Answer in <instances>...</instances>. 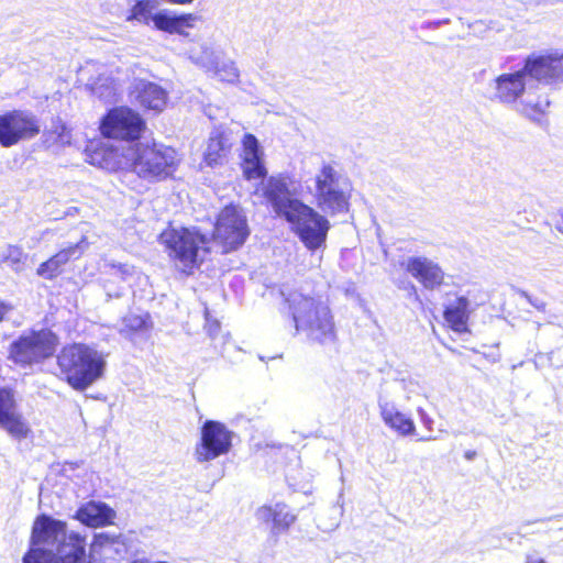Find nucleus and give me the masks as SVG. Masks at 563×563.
Returning <instances> with one entry per match:
<instances>
[{
	"instance_id": "obj_11",
	"label": "nucleus",
	"mask_w": 563,
	"mask_h": 563,
	"mask_svg": "<svg viewBox=\"0 0 563 563\" xmlns=\"http://www.w3.org/2000/svg\"><path fill=\"white\" fill-rule=\"evenodd\" d=\"M41 133L37 118L22 109H11L0 113V145L12 147L20 142L35 139Z\"/></svg>"
},
{
	"instance_id": "obj_33",
	"label": "nucleus",
	"mask_w": 563,
	"mask_h": 563,
	"mask_svg": "<svg viewBox=\"0 0 563 563\" xmlns=\"http://www.w3.org/2000/svg\"><path fill=\"white\" fill-rule=\"evenodd\" d=\"M475 455H476L475 451H467V452H465V457L467 460H472Z\"/></svg>"
},
{
	"instance_id": "obj_8",
	"label": "nucleus",
	"mask_w": 563,
	"mask_h": 563,
	"mask_svg": "<svg viewBox=\"0 0 563 563\" xmlns=\"http://www.w3.org/2000/svg\"><path fill=\"white\" fill-rule=\"evenodd\" d=\"M284 219L307 250L313 252L325 245L330 222L312 207L302 201H294Z\"/></svg>"
},
{
	"instance_id": "obj_10",
	"label": "nucleus",
	"mask_w": 563,
	"mask_h": 563,
	"mask_svg": "<svg viewBox=\"0 0 563 563\" xmlns=\"http://www.w3.org/2000/svg\"><path fill=\"white\" fill-rule=\"evenodd\" d=\"M340 174L331 164H323L314 178V203L325 214L349 211L351 192L340 187Z\"/></svg>"
},
{
	"instance_id": "obj_4",
	"label": "nucleus",
	"mask_w": 563,
	"mask_h": 563,
	"mask_svg": "<svg viewBox=\"0 0 563 563\" xmlns=\"http://www.w3.org/2000/svg\"><path fill=\"white\" fill-rule=\"evenodd\" d=\"M288 302L298 331H305L311 341L319 344L336 340L333 314L329 306L306 295H294L288 298Z\"/></svg>"
},
{
	"instance_id": "obj_9",
	"label": "nucleus",
	"mask_w": 563,
	"mask_h": 563,
	"mask_svg": "<svg viewBox=\"0 0 563 563\" xmlns=\"http://www.w3.org/2000/svg\"><path fill=\"white\" fill-rule=\"evenodd\" d=\"M146 130L145 119L129 106L112 107L99 122L100 134L118 142H137Z\"/></svg>"
},
{
	"instance_id": "obj_23",
	"label": "nucleus",
	"mask_w": 563,
	"mask_h": 563,
	"mask_svg": "<svg viewBox=\"0 0 563 563\" xmlns=\"http://www.w3.org/2000/svg\"><path fill=\"white\" fill-rule=\"evenodd\" d=\"M525 75L520 70L501 74L495 79V96L503 103H514L526 90Z\"/></svg>"
},
{
	"instance_id": "obj_13",
	"label": "nucleus",
	"mask_w": 563,
	"mask_h": 563,
	"mask_svg": "<svg viewBox=\"0 0 563 563\" xmlns=\"http://www.w3.org/2000/svg\"><path fill=\"white\" fill-rule=\"evenodd\" d=\"M128 96L132 103L154 114L163 112L168 103V92L161 85L146 79H136Z\"/></svg>"
},
{
	"instance_id": "obj_35",
	"label": "nucleus",
	"mask_w": 563,
	"mask_h": 563,
	"mask_svg": "<svg viewBox=\"0 0 563 563\" xmlns=\"http://www.w3.org/2000/svg\"><path fill=\"white\" fill-rule=\"evenodd\" d=\"M563 233V213H562V225L558 228Z\"/></svg>"
},
{
	"instance_id": "obj_18",
	"label": "nucleus",
	"mask_w": 563,
	"mask_h": 563,
	"mask_svg": "<svg viewBox=\"0 0 563 563\" xmlns=\"http://www.w3.org/2000/svg\"><path fill=\"white\" fill-rule=\"evenodd\" d=\"M86 245L87 238L82 236L79 242L58 250L37 266V276L47 280L55 279L64 272L66 264L81 257Z\"/></svg>"
},
{
	"instance_id": "obj_3",
	"label": "nucleus",
	"mask_w": 563,
	"mask_h": 563,
	"mask_svg": "<svg viewBox=\"0 0 563 563\" xmlns=\"http://www.w3.org/2000/svg\"><path fill=\"white\" fill-rule=\"evenodd\" d=\"M56 365L60 379L73 389L84 391L103 376L106 360L88 344L73 342L60 347Z\"/></svg>"
},
{
	"instance_id": "obj_6",
	"label": "nucleus",
	"mask_w": 563,
	"mask_h": 563,
	"mask_svg": "<svg viewBox=\"0 0 563 563\" xmlns=\"http://www.w3.org/2000/svg\"><path fill=\"white\" fill-rule=\"evenodd\" d=\"M58 343L57 334L51 329H32L10 343L8 360L21 368L32 367L51 358Z\"/></svg>"
},
{
	"instance_id": "obj_2",
	"label": "nucleus",
	"mask_w": 563,
	"mask_h": 563,
	"mask_svg": "<svg viewBox=\"0 0 563 563\" xmlns=\"http://www.w3.org/2000/svg\"><path fill=\"white\" fill-rule=\"evenodd\" d=\"M157 240L170 263L185 276L199 269L210 251L209 236L197 227H174L168 223Z\"/></svg>"
},
{
	"instance_id": "obj_22",
	"label": "nucleus",
	"mask_w": 563,
	"mask_h": 563,
	"mask_svg": "<svg viewBox=\"0 0 563 563\" xmlns=\"http://www.w3.org/2000/svg\"><path fill=\"white\" fill-rule=\"evenodd\" d=\"M472 309L470 300L465 296H459L455 300L443 308L445 325L455 333L464 334L470 332V318Z\"/></svg>"
},
{
	"instance_id": "obj_20",
	"label": "nucleus",
	"mask_w": 563,
	"mask_h": 563,
	"mask_svg": "<svg viewBox=\"0 0 563 563\" xmlns=\"http://www.w3.org/2000/svg\"><path fill=\"white\" fill-rule=\"evenodd\" d=\"M406 271L426 289L433 290L445 283V274L440 265L426 257L408 258Z\"/></svg>"
},
{
	"instance_id": "obj_34",
	"label": "nucleus",
	"mask_w": 563,
	"mask_h": 563,
	"mask_svg": "<svg viewBox=\"0 0 563 563\" xmlns=\"http://www.w3.org/2000/svg\"><path fill=\"white\" fill-rule=\"evenodd\" d=\"M99 151H101V152H103V153H104V152H107V151H108V147H106V146H100L99 148H97V150H96V153H98Z\"/></svg>"
},
{
	"instance_id": "obj_26",
	"label": "nucleus",
	"mask_w": 563,
	"mask_h": 563,
	"mask_svg": "<svg viewBox=\"0 0 563 563\" xmlns=\"http://www.w3.org/2000/svg\"><path fill=\"white\" fill-rule=\"evenodd\" d=\"M197 20L198 16L194 13L170 16L164 12H158L154 14L153 23L157 30L169 34H184L186 29L195 26Z\"/></svg>"
},
{
	"instance_id": "obj_31",
	"label": "nucleus",
	"mask_w": 563,
	"mask_h": 563,
	"mask_svg": "<svg viewBox=\"0 0 563 563\" xmlns=\"http://www.w3.org/2000/svg\"><path fill=\"white\" fill-rule=\"evenodd\" d=\"M25 254L21 246L9 245L5 255L2 257V263L18 269L24 262Z\"/></svg>"
},
{
	"instance_id": "obj_7",
	"label": "nucleus",
	"mask_w": 563,
	"mask_h": 563,
	"mask_svg": "<svg viewBox=\"0 0 563 563\" xmlns=\"http://www.w3.org/2000/svg\"><path fill=\"white\" fill-rule=\"evenodd\" d=\"M251 233L247 218L242 208L234 202L222 207L213 223L211 239L222 254L241 249Z\"/></svg>"
},
{
	"instance_id": "obj_1",
	"label": "nucleus",
	"mask_w": 563,
	"mask_h": 563,
	"mask_svg": "<svg viewBox=\"0 0 563 563\" xmlns=\"http://www.w3.org/2000/svg\"><path fill=\"white\" fill-rule=\"evenodd\" d=\"M66 528L64 521L38 515L23 563H86V539L74 532L67 534Z\"/></svg>"
},
{
	"instance_id": "obj_24",
	"label": "nucleus",
	"mask_w": 563,
	"mask_h": 563,
	"mask_svg": "<svg viewBox=\"0 0 563 563\" xmlns=\"http://www.w3.org/2000/svg\"><path fill=\"white\" fill-rule=\"evenodd\" d=\"M114 510L104 503L88 501L80 506L75 518L87 527L101 528L113 523Z\"/></svg>"
},
{
	"instance_id": "obj_17",
	"label": "nucleus",
	"mask_w": 563,
	"mask_h": 563,
	"mask_svg": "<svg viewBox=\"0 0 563 563\" xmlns=\"http://www.w3.org/2000/svg\"><path fill=\"white\" fill-rule=\"evenodd\" d=\"M0 428L19 440L25 439L31 431L16 410L14 391L10 387H0Z\"/></svg>"
},
{
	"instance_id": "obj_12",
	"label": "nucleus",
	"mask_w": 563,
	"mask_h": 563,
	"mask_svg": "<svg viewBox=\"0 0 563 563\" xmlns=\"http://www.w3.org/2000/svg\"><path fill=\"white\" fill-rule=\"evenodd\" d=\"M232 433L227 427L214 420H207L201 427L200 442L195 455L198 462H208L229 452Z\"/></svg>"
},
{
	"instance_id": "obj_28",
	"label": "nucleus",
	"mask_w": 563,
	"mask_h": 563,
	"mask_svg": "<svg viewBox=\"0 0 563 563\" xmlns=\"http://www.w3.org/2000/svg\"><path fill=\"white\" fill-rule=\"evenodd\" d=\"M380 417L386 426L401 435H410L415 432L413 421L394 407L382 406Z\"/></svg>"
},
{
	"instance_id": "obj_16",
	"label": "nucleus",
	"mask_w": 563,
	"mask_h": 563,
	"mask_svg": "<svg viewBox=\"0 0 563 563\" xmlns=\"http://www.w3.org/2000/svg\"><path fill=\"white\" fill-rule=\"evenodd\" d=\"M129 547L121 536L96 534L89 549L88 563H121Z\"/></svg>"
},
{
	"instance_id": "obj_29",
	"label": "nucleus",
	"mask_w": 563,
	"mask_h": 563,
	"mask_svg": "<svg viewBox=\"0 0 563 563\" xmlns=\"http://www.w3.org/2000/svg\"><path fill=\"white\" fill-rule=\"evenodd\" d=\"M157 0H137L130 9L126 21H139L144 24L153 22Z\"/></svg>"
},
{
	"instance_id": "obj_30",
	"label": "nucleus",
	"mask_w": 563,
	"mask_h": 563,
	"mask_svg": "<svg viewBox=\"0 0 563 563\" xmlns=\"http://www.w3.org/2000/svg\"><path fill=\"white\" fill-rule=\"evenodd\" d=\"M549 104L548 100L536 103L527 102L522 107V112L528 119L540 122L545 117Z\"/></svg>"
},
{
	"instance_id": "obj_14",
	"label": "nucleus",
	"mask_w": 563,
	"mask_h": 563,
	"mask_svg": "<svg viewBox=\"0 0 563 563\" xmlns=\"http://www.w3.org/2000/svg\"><path fill=\"white\" fill-rule=\"evenodd\" d=\"M240 168L246 181L264 180L268 170L258 140L252 133H245L241 141Z\"/></svg>"
},
{
	"instance_id": "obj_15",
	"label": "nucleus",
	"mask_w": 563,
	"mask_h": 563,
	"mask_svg": "<svg viewBox=\"0 0 563 563\" xmlns=\"http://www.w3.org/2000/svg\"><path fill=\"white\" fill-rule=\"evenodd\" d=\"M255 189L264 200L269 203L277 216L285 218L294 201H300L290 197V190L285 175H274Z\"/></svg>"
},
{
	"instance_id": "obj_21",
	"label": "nucleus",
	"mask_w": 563,
	"mask_h": 563,
	"mask_svg": "<svg viewBox=\"0 0 563 563\" xmlns=\"http://www.w3.org/2000/svg\"><path fill=\"white\" fill-rule=\"evenodd\" d=\"M233 143L223 130H214L206 142L202 162L206 166L214 168L224 165L231 156Z\"/></svg>"
},
{
	"instance_id": "obj_5",
	"label": "nucleus",
	"mask_w": 563,
	"mask_h": 563,
	"mask_svg": "<svg viewBox=\"0 0 563 563\" xmlns=\"http://www.w3.org/2000/svg\"><path fill=\"white\" fill-rule=\"evenodd\" d=\"M179 165L173 147L157 143H136L131 169L144 180L159 183L174 177Z\"/></svg>"
},
{
	"instance_id": "obj_19",
	"label": "nucleus",
	"mask_w": 563,
	"mask_h": 563,
	"mask_svg": "<svg viewBox=\"0 0 563 563\" xmlns=\"http://www.w3.org/2000/svg\"><path fill=\"white\" fill-rule=\"evenodd\" d=\"M525 77L529 76L542 84H551L562 74L561 59L551 55H530L521 68Z\"/></svg>"
},
{
	"instance_id": "obj_25",
	"label": "nucleus",
	"mask_w": 563,
	"mask_h": 563,
	"mask_svg": "<svg viewBox=\"0 0 563 563\" xmlns=\"http://www.w3.org/2000/svg\"><path fill=\"white\" fill-rule=\"evenodd\" d=\"M256 514L263 522H272L274 529L278 531L288 530L297 518L296 515L289 510L287 505L283 503H277L274 506L263 505L257 509Z\"/></svg>"
},
{
	"instance_id": "obj_27",
	"label": "nucleus",
	"mask_w": 563,
	"mask_h": 563,
	"mask_svg": "<svg viewBox=\"0 0 563 563\" xmlns=\"http://www.w3.org/2000/svg\"><path fill=\"white\" fill-rule=\"evenodd\" d=\"M152 327L153 322L148 312H128L122 317L120 334L126 339L133 340L135 336L142 333L148 332Z\"/></svg>"
},
{
	"instance_id": "obj_32",
	"label": "nucleus",
	"mask_w": 563,
	"mask_h": 563,
	"mask_svg": "<svg viewBox=\"0 0 563 563\" xmlns=\"http://www.w3.org/2000/svg\"><path fill=\"white\" fill-rule=\"evenodd\" d=\"M12 310V306L4 302V301H0V323L5 319V316L9 311Z\"/></svg>"
}]
</instances>
